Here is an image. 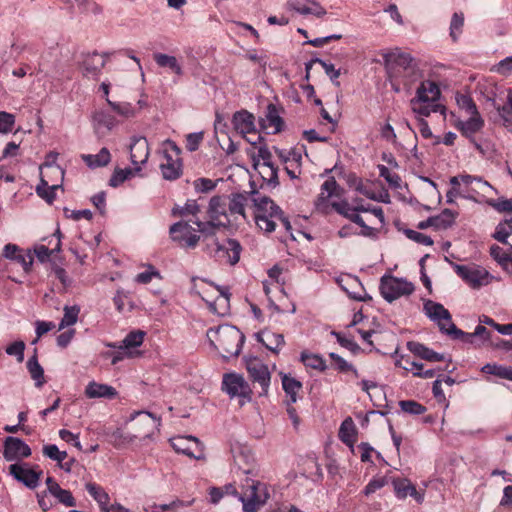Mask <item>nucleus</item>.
Segmentation results:
<instances>
[{"mask_svg":"<svg viewBox=\"0 0 512 512\" xmlns=\"http://www.w3.org/2000/svg\"><path fill=\"white\" fill-rule=\"evenodd\" d=\"M393 487L396 496L399 499H404L408 495L413 497L418 503H422L424 500V494L416 490L415 486L410 480L405 478H398L393 480Z\"/></svg>","mask_w":512,"mask_h":512,"instance_id":"nucleus-28","label":"nucleus"},{"mask_svg":"<svg viewBox=\"0 0 512 512\" xmlns=\"http://www.w3.org/2000/svg\"><path fill=\"white\" fill-rule=\"evenodd\" d=\"M242 247L235 239H226L220 243L216 238H212L205 247L206 253L216 261L235 265L240 259Z\"/></svg>","mask_w":512,"mask_h":512,"instance_id":"nucleus-6","label":"nucleus"},{"mask_svg":"<svg viewBox=\"0 0 512 512\" xmlns=\"http://www.w3.org/2000/svg\"><path fill=\"white\" fill-rule=\"evenodd\" d=\"M3 256L7 259L16 261L19 263L24 271H29L32 263L33 257L30 253H23L22 250L15 244H6L3 248Z\"/></svg>","mask_w":512,"mask_h":512,"instance_id":"nucleus-29","label":"nucleus"},{"mask_svg":"<svg viewBox=\"0 0 512 512\" xmlns=\"http://www.w3.org/2000/svg\"><path fill=\"white\" fill-rule=\"evenodd\" d=\"M200 212V206L198 205L196 200H187V202L183 206H175L172 209L173 216H187V215H197Z\"/></svg>","mask_w":512,"mask_h":512,"instance_id":"nucleus-52","label":"nucleus"},{"mask_svg":"<svg viewBox=\"0 0 512 512\" xmlns=\"http://www.w3.org/2000/svg\"><path fill=\"white\" fill-rule=\"evenodd\" d=\"M27 368L31 375V378L35 381V385L37 387L43 386V384L45 383L44 370L41 367V365L38 363L36 356L31 357L27 361Z\"/></svg>","mask_w":512,"mask_h":512,"instance_id":"nucleus-48","label":"nucleus"},{"mask_svg":"<svg viewBox=\"0 0 512 512\" xmlns=\"http://www.w3.org/2000/svg\"><path fill=\"white\" fill-rule=\"evenodd\" d=\"M85 395L90 399L107 398L113 399L117 396V391L114 387L91 381L85 389Z\"/></svg>","mask_w":512,"mask_h":512,"instance_id":"nucleus-32","label":"nucleus"},{"mask_svg":"<svg viewBox=\"0 0 512 512\" xmlns=\"http://www.w3.org/2000/svg\"><path fill=\"white\" fill-rule=\"evenodd\" d=\"M440 95V89L435 82L423 81L416 91V96L410 101L413 112L428 117L431 113L443 109L438 103Z\"/></svg>","mask_w":512,"mask_h":512,"instance_id":"nucleus-3","label":"nucleus"},{"mask_svg":"<svg viewBox=\"0 0 512 512\" xmlns=\"http://www.w3.org/2000/svg\"><path fill=\"white\" fill-rule=\"evenodd\" d=\"M173 449L190 458L203 459L205 457L204 448L198 438L193 436H177L170 439Z\"/></svg>","mask_w":512,"mask_h":512,"instance_id":"nucleus-13","label":"nucleus"},{"mask_svg":"<svg viewBox=\"0 0 512 512\" xmlns=\"http://www.w3.org/2000/svg\"><path fill=\"white\" fill-rule=\"evenodd\" d=\"M455 127L464 137L474 142L475 134L480 132L484 127V119L480 113L469 115L467 120H458Z\"/></svg>","mask_w":512,"mask_h":512,"instance_id":"nucleus-24","label":"nucleus"},{"mask_svg":"<svg viewBox=\"0 0 512 512\" xmlns=\"http://www.w3.org/2000/svg\"><path fill=\"white\" fill-rule=\"evenodd\" d=\"M9 472L17 481L30 489H35L39 485V480L43 474L42 470L30 468L27 463L11 464Z\"/></svg>","mask_w":512,"mask_h":512,"instance_id":"nucleus-17","label":"nucleus"},{"mask_svg":"<svg viewBox=\"0 0 512 512\" xmlns=\"http://www.w3.org/2000/svg\"><path fill=\"white\" fill-rule=\"evenodd\" d=\"M107 103L113 111L125 118L133 117L136 114L135 108L128 102H113L107 98Z\"/></svg>","mask_w":512,"mask_h":512,"instance_id":"nucleus-57","label":"nucleus"},{"mask_svg":"<svg viewBox=\"0 0 512 512\" xmlns=\"http://www.w3.org/2000/svg\"><path fill=\"white\" fill-rule=\"evenodd\" d=\"M130 420L133 422L131 429L134 434L132 436L124 437V440L131 441L132 438H148L160 426V419L147 411H138L131 415ZM113 444L118 446L123 438V433L120 430L112 434Z\"/></svg>","mask_w":512,"mask_h":512,"instance_id":"nucleus-5","label":"nucleus"},{"mask_svg":"<svg viewBox=\"0 0 512 512\" xmlns=\"http://www.w3.org/2000/svg\"><path fill=\"white\" fill-rule=\"evenodd\" d=\"M403 412L411 415H420L426 411V408L414 400H403L399 402Z\"/></svg>","mask_w":512,"mask_h":512,"instance_id":"nucleus-61","label":"nucleus"},{"mask_svg":"<svg viewBox=\"0 0 512 512\" xmlns=\"http://www.w3.org/2000/svg\"><path fill=\"white\" fill-rule=\"evenodd\" d=\"M314 61H317L318 64L322 66L327 76L330 78V80L333 82L334 85L337 87L340 86V82L337 81L338 77L340 76L341 72L340 69H336L335 66L332 63H328L322 59L315 58Z\"/></svg>","mask_w":512,"mask_h":512,"instance_id":"nucleus-60","label":"nucleus"},{"mask_svg":"<svg viewBox=\"0 0 512 512\" xmlns=\"http://www.w3.org/2000/svg\"><path fill=\"white\" fill-rule=\"evenodd\" d=\"M251 201L257 226L267 233L273 232L276 228L275 218L279 217L280 207L268 196L255 191L251 192Z\"/></svg>","mask_w":512,"mask_h":512,"instance_id":"nucleus-4","label":"nucleus"},{"mask_svg":"<svg viewBox=\"0 0 512 512\" xmlns=\"http://www.w3.org/2000/svg\"><path fill=\"white\" fill-rule=\"evenodd\" d=\"M497 87L491 86V90L489 94L487 95V100L490 101L493 105V107L497 110L503 125L505 127L512 126V90L508 89L506 91H502L500 94L506 93V102L501 105L498 103L496 96H497Z\"/></svg>","mask_w":512,"mask_h":512,"instance_id":"nucleus-20","label":"nucleus"},{"mask_svg":"<svg viewBox=\"0 0 512 512\" xmlns=\"http://www.w3.org/2000/svg\"><path fill=\"white\" fill-rule=\"evenodd\" d=\"M61 187L59 183L49 185V180L40 179V184L36 187L37 194L47 203L51 204L55 199V191Z\"/></svg>","mask_w":512,"mask_h":512,"instance_id":"nucleus-41","label":"nucleus"},{"mask_svg":"<svg viewBox=\"0 0 512 512\" xmlns=\"http://www.w3.org/2000/svg\"><path fill=\"white\" fill-rule=\"evenodd\" d=\"M266 121L268 123L267 126L273 128L274 133L281 131L283 121L273 104H269L267 107Z\"/></svg>","mask_w":512,"mask_h":512,"instance_id":"nucleus-54","label":"nucleus"},{"mask_svg":"<svg viewBox=\"0 0 512 512\" xmlns=\"http://www.w3.org/2000/svg\"><path fill=\"white\" fill-rule=\"evenodd\" d=\"M55 235H57V242L53 249H49L45 245H38L35 247L34 252L41 262H45L49 256L54 253L60 251L61 248V242H60V231L57 230Z\"/></svg>","mask_w":512,"mask_h":512,"instance_id":"nucleus-58","label":"nucleus"},{"mask_svg":"<svg viewBox=\"0 0 512 512\" xmlns=\"http://www.w3.org/2000/svg\"><path fill=\"white\" fill-rule=\"evenodd\" d=\"M464 14L462 12L453 13L449 26V35L453 42H457L463 32Z\"/></svg>","mask_w":512,"mask_h":512,"instance_id":"nucleus-46","label":"nucleus"},{"mask_svg":"<svg viewBox=\"0 0 512 512\" xmlns=\"http://www.w3.org/2000/svg\"><path fill=\"white\" fill-rule=\"evenodd\" d=\"M497 87L491 86V90L489 94L487 95V100L490 101L493 105V107L497 110L503 125L505 127L512 126V90L508 89L506 91H502L500 94L506 93V102L501 105L498 103L496 96H497Z\"/></svg>","mask_w":512,"mask_h":512,"instance_id":"nucleus-19","label":"nucleus"},{"mask_svg":"<svg viewBox=\"0 0 512 512\" xmlns=\"http://www.w3.org/2000/svg\"><path fill=\"white\" fill-rule=\"evenodd\" d=\"M43 454L44 456L57 461L58 463H62L67 457V452L60 451L59 448L54 444L45 445L43 447Z\"/></svg>","mask_w":512,"mask_h":512,"instance_id":"nucleus-62","label":"nucleus"},{"mask_svg":"<svg viewBox=\"0 0 512 512\" xmlns=\"http://www.w3.org/2000/svg\"><path fill=\"white\" fill-rule=\"evenodd\" d=\"M64 315L59 323V330L64 329L66 327L74 325L78 320V315L80 313V307L78 305L73 306H65Z\"/></svg>","mask_w":512,"mask_h":512,"instance_id":"nucleus-49","label":"nucleus"},{"mask_svg":"<svg viewBox=\"0 0 512 512\" xmlns=\"http://www.w3.org/2000/svg\"><path fill=\"white\" fill-rule=\"evenodd\" d=\"M106 64V54L97 52L86 54L82 61V73L85 77L96 78Z\"/></svg>","mask_w":512,"mask_h":512,"instance_id":"nucleus-23","label":"nucleus"},{"mask_svg":"<svg viewBox=\"0 0 512 512\" xmlns=\"http://www.w3.org/2000/svg\"><path fill=\"white\" fill-rule=\"evenodd\" d=\"M15 125V116L8 112H0V133H10Z\"/></svg>","mask_w":512,"mask_h":512,"instance_id":"nucleus-63","label":"nucleus"},{"mask_svg":"<svg viewBox=\"0 0 512 512\" xmlns=\"http://www.w3.org/2000/svg\"><path fill=\"white\" fill-rule=\"evenodd\" d=\"M454 269L457 275L473 288L488 285L493 279L486 269L479 266L455 265Z\"/></svg>","mask_w":512,"mask_h":512,"instance_id":"nucleus-12","label":"nucleus"},{"mask_svg":"<svg viewBox=\"0 0 512 512\" xmlns=\"http://www.w3.org/2000/svg\"><path fill=\"white\" fill-rule=\"evenodd\" d=\"M217 292L215 299L203 296V300L208 304L210 311L219 316H224L229 312V294L219 288H214Z\"/></svg>","mask_w":512,"mask_h":512,"instance_id":"nucleus-30","label":"nucleus"},{"mask_svg":"<svg viewBox=\"0 0 512 512\" xmlns=\"http://www.w3.org/2000/svg\"><path fill=\"white\" fill-rule=\"evenodd\" d=\"M339 438L346 445L352 446L356 441V427L351 417L346 418L340 426Z\"/></svg>","mask_w":512,"mask_h":512,"instance_id":"nucleus-37","label":"nucleus"},{"mask_svg":"<svg viewBox=\"0 0 512 512\" xmlns=\"http://www.w3.org/2000/svg\"><path fill=\"white\" fill-rule=\"evenodd\" d=\"M92 120L94 130L99 136L106 135L117 125L115 117L103 110L96 111L92 116Z\"/></svg>","mask_w":512,"mask_h":512,"instance_id":"nucleus-27","label":"nucleus"},{"mask_svg":"<svg viewBox=\"0 0 512 512\" xmlns=\"http://www.w3.org/2000/svg\"><path fill=\"white\" fill-rule=\"evenodd\" d=\"M423 310L425 315L436 322L440 331L445 334H447L450 324H454L450 312L440 303L427 300L424 302Z\"/></svg>","mask_w":512,"mask_h":512,"instance_id":"nucleus-15","label":"nucleus"},{"mask_svg":"<svg viewBox=\"0 0 512 512\" xmlns=\"http://www.w3.org/2000/svg\"><path fill=\"white\" fill-rule=\"evenodd\" d=\"M30 455L31 449L22 439L12 436L5 439L3 456L7 461L27 458Z\"/></svg>","mask_w":512,"mask_h":512,"instance_id":"nucleus-21","label":"nucleus"},{"mask_svg":"<svg viewBox=\"0 0 512 512\" xmlns=\"http://www.w3.org/2000/svg\"><path fill=\"white\" fill-rule=\"evenodd\" d=\"M251 198V194L248 193H234L229 198V207L227 209L228 215H241L244 219L246 218L245 206L248 200Z\"/></svg>","mask_w":512,"mask_h":512,"instance_id":"nucleus-34","label":"nucleus"},{"mask_svg":"<svg viewBox=\"0 0 512 512\" xmlns=\"http://www.w3.org/2000/svg\"><path fill=\"white\" fill-rule=\"evenodd\" d=\"M130 161L135 172H140L150 155L148 141L143 136H133L129 145Z\"/></svg>","mask_w":512,"mask_h":512,"instance_id":"nucleus-18","label":"nucleus"},{"mask_svg":"<svg viewBox=\"0 0 512 512\" xmlns=\"http://www.w3.org/2000/svg\"><path fill=\"white\" fill-rule=\"evenodd\" d=\"M287 5L301 15H314L321 18L326 14L325 8L315 0H288Z\"/></svg>","mask_w":512,"mask_h":512,"instance_id":"nucleus-25","label":"nucleus"},{"mask_svg":"<svg viewBox=\"0 0 512 512\" xmlns=\"http://www.w3.org/2000/svg\"><path fill=\"white\" fill-rule=\"evenodd\" d=\"M493 237L503 244H508L512 249V218L500 222Z\"/></svg>","mask_w":512,"mask_h":512,"instance_id":"nucleus-39","label":"nucleus"},{"mask_svg":"<svg viewBox=\"0 0 512 512\" xmlns=\"http://www.w3.org/2000/svg\"><path fill=\"white\" fill-rule=\"evenodd\" d=\"M246 368L252 381L257 383L261 388L259 395H266L271 379L267 365L262 363L259 359L253 358L246 361Z\"/></svg>","mask_w":512,"mask_h":512,"instance_id":"nucleus-16","label":"nucleus"},{"mask_svg":"<svg viewBox=\"0 0 512 512\" xmlns=\"http://www.w3.org/2000/svg\"><path fill=\"white\" fill-rule=\"evenodd\" d=\"M169 234L172 241L182 248H195L200 240V235L186 221H179L171 225Z\"/></svg>","mask_w":512,"mask_h":512,"instance_id":"nucleus-10","label":"nucleus"},{"mask_svg":"<svg viewBox=\"0 0 512 512\" xmlns=\"http://www.w3.org/2000/svg\"><path fill=\"white\" fill-rule=\"evenodd\" d=\"M282 386L287 397L289 398L287 402L295 403L298 399L297 395L302 388L301 382L291 376L284 374L282 376Z\"/></svg>","mask_w":512,"mask_h":512,"instance_id":"nucleus-38","label":"nucleus"},{"mask_svg":"<svg viewBox=\"0 0 512 512\" xmlns=\"http://www.w3.org/2000/svg\"><path fill=\"white\" fill-rule=\"evenodd\" d=\"M331 206L337 213L362 227L363 235H370L372 229L364 223L363 218L357 213L356 207L352 208L347 201L333 202Z\"/></svg>","mask_w":512,"mask_h":512,"instance_id":"nucleus-26","label":"nucleus"},{"mask_svg":"<svg viewBox=\"0 0 512 512\" xmlns=\"http://www.w3.org/2000/svg\"><path fill=\"white\" fill-rule=\"evenodd\" d=\"M83 161L91 168L106 166L111 160V154L107 148H102L97 154L82 155Z\"/></svg>","mask_w":512,"mask_h":512,"instance_id":"nucleus-36","label":"nucleus"},{"mask_svg":"<svg viewBox=\"0 0 512 512\" xmlns=\"http://www.w3.org/2000/svg\"><path fill=\"white\" fill-rule=\"evenodd\" d=\"M43 178L49 180V185L52 183H59L62 185L64 170L59 165L45 161V163L40 167V179Z\"/></svg>","mask_w":512,"mask_h":512,"instance_id":"nucleus-35","label":"nucleus"},{"mask_svg":"<svg viewBox=\"0 0 512 512\" xmlns=\"http://www.w3.org/2000/svg\"><path fill=\"white\" fill-rule=\"evenodd\" d=\"M256 338L273 353H279L285 343L284 336L282 334L275 333L267 329L257 333Z\"/></svg>","mask_w":512,"mask_h":512,"instance_id":"nucleus-31","label":"nucleus"},{"mask_svg":"<svg viewBox=\"0 0 512 512\" xmlns=\"http://www.w3.org/2000/svg\"><path fill=\"white\" fill-rule=\"evenodd\" d=\"M222 390L230 397H241L250 400L251 389L244 377L237 373H228L223 376Z\"/></svg>","mask_w":512,"mask_h":512,"instance_id":"nucleus-14","label":"nucleus"},{"mask_svg":"<svg viewBox=\"0 0 512 512\" xmlns=\"http://www.w3.org/2000/svg\"><path fill=\"white\" fill-rule=\"evenodd\" d=\"M490 255L497 261L504 269H508L512 266V249L509 248V252L504 251L503 248L498 245H492L490 247Z\"/></svg>","mask_w":512,"mask_h":512,"instance_id":"nucleus-45","label":"nucleus"},{"mask_svg":"<svg viewBox=\"0 0 512 512\" xmlns=\"http://www.w3.org/2000/svg\"><path fill=\"white\" fill-rule=\"evenodd\" d=\"M209 219L216 222L220 226H226L230 223L227 211L226 199L223 196H213L209 201L207 210Z\"/></svg>","mask_w":512,"mask_h":512,"instance_id":"nucleus-22","label":"nucleus"},{"mask_svg":"<svg viewBox=\"0 0 512 512\" xmlns=\"http://www.w3.org/2000/svg\"><path fill=\"white\" fill-rule=\"evenodd\" d=\"M233 124L235 129L242 135H247L256 129L254 116L247 111L236 112L233 116Z\"/></svg>","mask_w":512,"mask_h":512,"instance_id":"nucleus-33","label":"nucleus"},{"mask_svg":"<svg viewBox=\"0 0 512 512\" xmlns=\"http://www.w3.org/2000/svg\"><path fill=\"white\" fill-rule=\"evenodd\" d=\"M86 490L88 493L94 498V500L99 504L103 511H108L109 504V495L105 492V490L95 483H87Z\"/></svg>","mask_w":512,"mask_h":512,"instance_id":"nucleus-40","label":"nucleus"},{"mask_svg":"<svg viewBox=\"0 0 512 512\" xmlns=\"http://www.w3.org/2000/svg\"><path fill=\"white\" fill-rule=\"evenodd\" d=\"M338 184L334 177H329L321 186V194L318 197L317 207L320 208L322 202L333 195H338Z\"/></svg>","mask_w":512,"mask_h":512,"instance_id":"nucleus-50","label":"nucleus"},{"mask_svg":"<svg viewBox=\"0 0 512 512\" xmlns=\"http://www.w3.org/2000/svg\"><path fill=\"white\" fill-rule=\"evenodd\" d=\"M210 344L217 350L223 352V356L229 358L239 355L244 335L232 325H221L217 328H210L207 331Z\"/></svg>","mask_w":512,"mask_h":512,"instance_id":"nucleus-2","label":"nucleus"},{"mask_svg":"<svg viewBox=\"0 0 512 512\" xmlns=\"http://www.w3.org/2000/svg\"><path fill=\"white\" fill-rule=\"evenodd\" d=\"M238 472L241 488L239 500L242 502L243 512L259 511L270 497L267 485L254 478L256 472L252 466L239 467Z\"/></svg>","mask_w":512,"mask_h":512,"instance_id":"nucleus-1","label":"nucleus"},{"mask_svg":"<svg viewBox=\"0 0 512 512\" xmlns=\"http://www.w3.org/2000/svg\"><path fill=\"white\" fill-rule=\"evenodd\" d=\"M145 333L141 330L130 332L122 341L120 349H124L129 352L131 348L140 346L143 343Z\"/></svg>","mask_w":512,"mask_h":512,"instance_id":"nucleus-51","label":"nucleus"},{"mask_svg":"<svg viewBox=\"0 0 512 512\" xmlns=\"http://www.w3.org/2000/svg\"><path fill=\"white\" fill-rule=\"evenodd\" d=\"M421 77V72L418 67L417 62H414L412 65L407 67L404 71H402V76L398 78L401 80L403 85L410 86L412 83L417 81Z\"/></svg>","mask_w":512,"mask_h":512,"instance_id":"nucleus-55","label":"nucleus"},{"mask_svg":"<svg viewBox=\"0 0 512 512\" xmlns=\"http://www.w3.org/2000/svg\"><path fill=\"white\" fill-rule=\"evenodd\" d=\"M457 213L450 210L444 209L439 215L433 216L434 228L437 230H444L451 227L457 217Z\"/></svg>","mask_w":512,"mask_h":512,"instance_id":"nucleus-43","label":"nucleus"},{"mask_svg":"<svg viewBox=\"0 0 512 512\" xmlns=\"http://www.w3.org/2000/svg\"><path fill=\"white\" fill-rule=\"evenodd\" d=\"M380 293L388 302L413 293L414 285L403 278H397L392 275H384L380 280Z\"/></svg>","mask_w":512,"mask_h":512,"instance_id":"nucleus-8","label":"nucleus"},{"mask_svg":"<svg viewBox=\"0 0 512 512\" xmlns=\"http://www.w3.org/2000/svg\"><path fill=\"white\" fill-rule=\"evenodd\" d=\"M135 173L134 168L116 169L109 180V185L117 187Z\"/></svg>","mask_w":512,"mask_h":512,"instance_id":"nucleus-59","label":"nucleus"},{"mask_svg":"<svg viewBox=\"0 0 512 512\" xmlns=\"http://www.w3.org/2000/svg\"><path fill=\"white\" fill-rule=\"evenodd\" d=\"M452 186L462 184L464 189V198L478 202L480 197H484L493 189V187L481 177L472 175H458L450 178Z\"/></svg>","mask_w":512,"mask_h":512,"instance_id":"nucleus-7","label":"nucleus"},{"mask_svg":"<svg viewBox=\"0 0 512 512\" xmlns=\"http://www.w3.org/2000/svg\"><path fill=\"white\" fill-rule=\"evenodd\" d=\"M217 182L209 178H198L193 182L194 189L199 193H208L216 188Z\"/></svg>","mask_w":512,"mask_h":512,"instance_id":"nucleus-64","label":"nucleus"},{"mask_svg":"<svg viewBox=\"0 0 512 512\" xmlns=\"http://www.w3.org/2000/svg\"><path fill=\"white\" fill-rule=\"evenodd\" d=\"M481 371L485 374L495 375L499 378L512 381V367L498 365L496 363H487Z\"/></svg>","mask_w":512,"mask_h":512,"instance_id":"nucleus-44","label":"nucleus"},{"mask_svg":"<svg viewBox=\"0 0 512 512\" xmlns=\"http://www.w3.org/2000/svg\"><path fill=\"white\" fill-rule=\"evenodd\" d=\"M456 102L458 107L468 116L479 113L474 100L467 94H457Z\"/></svg>","mask_w":512,"mask_h":512,"instance_id":"nucleus-53","label":"nucleus"},{"mask_svg":"<svg viewBox=\"0 0 512 512\" xmlns=\"http://www.w3.org/2000/svg\"><path fill=\"white\" fill-rule=\"evenodd\" d=\"M254 167L258 171V173L261 175L263 180H265L269 184H277L278 183L277 167L273 163L260 164L259 161H255Z\"/></svg>","mask_w":512,"mask_h":512,"instance_id":"nucleus-42","label":"nucleus"},{"mask_svg":"<svg viewBox=\"0 0 512 512\" xmlns=\"http://www.w3.org/2000/svg\"><path fill=\"white\" fill-rule=\"evenodd\" d=\"M164 161L160 164L162 175L167 180H175L181 174L180 149L173 141H166Z\"/></svg>","mask_w":512,"mask_h":512,"instance_id":"nucleus-9","label":"nucleus"},{"mask_svg":"<svg viewBox=\"0 0 512 512\" xmlns=\"http://www.w3.org/2000/svg\"><path fill=\"white\" fill-rule=\"evenodd\" d=\"M154 60L160 67H169L174 73L177 75H182L183 71L178 63L176 57L170 56L163 53H156L154 54Z\"/></svg>","mask_w":512,"mask_h":512,"instance_id":"nucleus-47","label":"nucleus"},{"mask_svg":"<svg viewBox=\"0 0 512 512\" xmlns=\"http://www.w3.org/2000/svg\"><path fill=\"white\" fill-rule=\"evenodd\" d=\"M301 360H302L303 364L307 367H311L313 369H317L320 371H323L326 369V363H325L324 359L317 354L303 352L301 354Z\"/></svg>","mask_w":512,"mask_h":512,"instance_id":"nucleus-56","label":"nucleus"},{"mask_svg":"<svg viewBox=\"0 0 512 512\" xmlns=\"http://www.w3.org/2000/svg\"><path fill=\"white\" fill-rule=\"evenodd\" d=\"M383 58L391 81H397L402 76V71L416 62L410 54L403 53L398 49L385 53Z\"/></svg>","mask_w":512,"mask_h":512,"instance_id":"nucleus-11","label":"nucleus"}]
</instances>
